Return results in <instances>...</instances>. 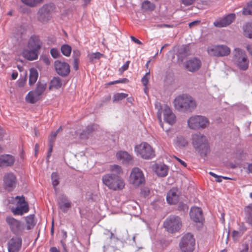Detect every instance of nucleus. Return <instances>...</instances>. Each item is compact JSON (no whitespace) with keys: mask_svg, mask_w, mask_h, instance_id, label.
Returning <instances> with one entry per match:
<instances>
[{"mask_svg":"<svg viewBox=\"0 0 252 252\" xmlns=\"http://www.w3.org/2000/svg\"><path fill=\"white\" fill-rule=\"evenodd\" d=\"M235 19V15L229 14L223 17L217 19L214 22V25L217 28H223L229 26Z\"/></svg>","mask_w":252,"mask_h":252,"instance_id":"nucleus-15","label":"nucleus"},{"mask_svg":"<svg viewBox=\"0 0 252 252\" xmlns=\"http://www.w3.org/2000/svg\"><path fill=\"white\" fill-rule=\"evenodd\" d=\"M190 218L196 223H202L203 218L201 209L197 207L191 208L190 211Z\"/></svg>","mask_w":252,"mask_h":252,"instance_id":"nucleus-20","label":"nucleus"},{"mask_svg":"<svg viewBox=\"0 0 252 252\" xmlns=\"http://www.w3.org/2000/svg\"><path fill=\"white\" fill-rule=\"evenodd\" d=\"M81 53L78 50H74L73 52V56L74 59H78V58L80 56Z\"/></svg>","mask_w":252,"mask_h":252,"instance_id":"nucleus-51","label":"nucleus"},{"mask_svg":"<svg viewBox=\"0 0 252 252\" xmlns=\"http://www.w3.org/2000/svg\"><path fill=\"white\" fill-rule=\"evenodd\" d=\"M22 245V239L20 237L12 238L8 245V252H18Z\"/></svg>","mask_w":252,"mask_h":252,"instance_id":"nucleus-19","label":"nucleus"},{"mask_svg":"<svg viewBox=\"0 0 252 252\" xmlns=\"http://www.w3.org/2000/svg\"><path fill=\"white\" fill-rule=\"evenodd\" d=\"M247 169L249 172L252 173V163H249L248 165Z\"/></svg>","mask_w":252,"mask_h":252,"instance_id":"nucleus-61","label":"nucleus"},{"mask_svg":"<svg viewBox=\"0 0 252 252\" xmlns=\"http://www.w3.org/2000/svg\"><path fill=\"white\" fill-rule=\"evenodd\" d=\"M113 183L115 187L114 188H111V189L114 190H121L124 189L125 186L124 180L118 175H115Z\"/></svg>","mask_w":252,"mask_h":252,"instance_id":"nucleus-29","label":"nucleus"},{"mask_svg":"<svg viewBox=\"0 0 252 252\" xmlns=\"http://www.w3.org/2000/svg\"><path fill=\"white\" fill-rule=\"evenodd\" d=\"M3 186L8 190H12L16 186L17 180L16 175L12 172L5 174L3 176Z\"/></svg>","mask_w":252,"mask_h":252,"instance_id":"nucleus-13","label":"nucleus"},{"mask_svg":"<svg viewBox=\"0 0 252 252\" xmlns=\"http://www.w3.org/2000/svg\"><path fill=\"white\" fill-rule=\"evenodd\" d=\"M60 209L65 212L70 207L71 203L65 197H63L59 202Z\"/></svg>","mask_w":252,"mask_h":252,"instance_id":"nucleus-33","label":"nucleus"},{"mask_svg":"<svg viewBox=\"0 0 252 252\" xmlns=\"http://www.w3.org/2000/svg\"><path fill=\"white\" fill-rule=\"evenodd\" d=\"M39 52L32 48H28L27 46L24 47L20 51V55L25 59L29 61H34L37 60L38 57Z\"/></svg>","mask_w":252,"mask_h":252,"instance_id":"nucleus-16","label":"nucleus"},{"mask_svg":"<svg viewBox=\"0 0 252 252\" xmlns=\"http://www.w3.org/2000/svg\"><path fill=\"white\" fill-rule=\"evenodd\" d=\"M243 13L244 15L252 14V1L243 9Z\"/></svg>","mask_w":252,"mask_h":252,"instance_id":"nucleus-43","label":"nucleus"},{"mask_svg":"<svg viewBox=\"0 0 252 252\" xmlns=\"http://www.w3.org/2000/svg\"><path fill=\"white\" fill-rule=\"evenodd\" d=\"M207 52L211 56L222 57L229 55L230 49L224 45H212L208 48Z\"/></svg>","mask_w":252,"mask_h":252,"instance_id":"nucleus-11","label":"nucleus"},{"mask_svg":"<svg viewBox=\"0 0 252 252\" xmlns=\"http://www.w3.org/2000/svg\"><path fill=\"white\" fill-rule=\"evenodd\" d=\"M41 96V95L33 90L28 93L25 97V100L29 103L34 104L40 100Z\"/></svg>","mask_w":252,"mask_h":252,"instance_id":"nucleus-25","label":"nucleus"},{"mask_svg":"<svg viewBox=\"0 0 252 252\" xmlns=\"http://www.w3.org/2000/svg\"><path fill=\"white\" fill-rule=\"evenodd\" d=\"M27 82V78L25 76L23 78H20L17 81V86L19 88H22L25 86V85L26 84Z\"/></svg>","mask_w":252,"mask_h":252,"instance_id":"nucleus-44","label":"nucleus"},{"mask_svg":"<svg viewBox=\"0 0 252 252\" xmlns=\"http://www.w3.org/2000/svg\"><path fill=\"white\" fill-rule=\"evenodd\" d=\"M5 221L11 231L16 235H22L25 229L24 223L12 217H7Z\"/></svg>","mask_w":252,"mask_h":252,"instance_id":"nucleus-9","label":"nucleus"},{"mask_svg":"<svg viewBox=\"0 0 252 252\" xmlns=\"http://www.w3.org/2000/svg\"><path fill=\"white\" fill-rule=\"evenodd\" d=\"M129 61H127L126 63L119 69L121 73H123L124 71L127 70L128 68Z\"/></svg>","mask_w":252,"mask_h":252,"instance_id":"nucleus-48","label":"nucleus"},{"mask_svg":"<svg viewBox=\"0 0 252 252\" xmlns=\"http://www.w3.org/2000/svg\"><path fill=\"white\" fill-rule=\"evenodd\" d=\"M188 127L192 129H204L209 125L208 119L203 116L195 115L189 118L187 121Z\"/></svg>","mask_w":252,"mask_h":252,"instance_id":"nucleus-4","label":"nucleus"},{"mask_svg":"<svg viewBox=\"0 0 252 252\" xmlns=\"http://www.w3.org/2000/svg\"><path fill=\"white\" fill-rule=\"evenodd\" d=\"M61 50L64 56L69 57L71 54L72 49L69 45L64 44L61 46Z\"/></svg>","mask_w":252,"mask_h":252,"instance_id":"nucleus-36","label":"nucleus"},{"mask_svg":"<svg viewBox=\"0 0 252 252\" xmlns=\"http://www.w3.org/2000/svg\"><path fill=\"white\" fill-rule=\"evenodd\" d=\"M110 171L112 174L114 175L116 174L118 176L123 173L122 167L118 165L113 164L110 166Z\"/></svg>","mask_w":252,"mask_h":252,"instance_id":"nucleus-34","label":"nucleus"},{"mask_svg":"<svg viewBox=\"0 0 252 252\" xmlns=\"http://www.w3.org/2000/svg\"><path fill=\"white\" fill-rule=\"evenodd\" d=\"M15 199L17 200L16 207L12 208L11 211L14 215H22L29 211V205L25 201L23 196H17Z\"/></svg>","mask_w":252,"mask_h":252,"instance_id":"nucleus-12","label":"nucleus"},{"mask_svg":"<svg viewBox=\"0 0 252 252\" xmlns=\"http://www.w3.org/2000/svg\"><path fill=\"white\" fill-rule=\"evenodd\" d=\"M59 129L57 130L56 132H53L51 134L50 137H49V140L50 142H52L55 140L57 134L59 131Z\"/></svg>","mask_w":252,"mask_h":252,"instance_id":"nucleus-50","label":"nucleus"},{"mask_svg":"<svg viewBox=\"0 0 252 252\" xmlns=\"http://www.w3.org/2000/svg\"><path fill=\"white\" fill-rule=\"evenodd\" d=\"M209 174L211 175L212 176L214 177V178H215L216 179L217 178H218V175H217V174H215L214 173L212 172H209Z\"/></svg>","mask_w":252,"mask_h":252,"instance_id":"nucleus-64","label":"nucleus"},{"mask_svg":"<svg viewBox=\"0 0 252 252\" xmlns=\"http://www.w3.org/2000/svg\"><path fill=\"white\" fill-rule=\"evenodd\" d=\"M39 145L37 144H35V147H34V155L35 156L37 155L38 151H39Z\"/></svg>","mask_w":252,"mask_h":252,"instance_id":"nucleus-58","label":"nucleus"},{"mask_svg":"<svg viewBox=\"0 0 252 252\" xmlns=\"http://www.w3.org/2000/svg\"><path fill=\"white\" fill-rule=\"evenodd\" d=\"M174 145L176 148L182 149L189 145L188 140L182 136L177 137L174 141Z\"/></svg>","mask_w":252,"mask_h":252,"instance_id":"nucleus-30","label":"nucleus"},{"mask_svg":"<svg viewBox=\"0 0 252 252\" xmlns=\"http://www.w3.org/2000/svg\"><path fill=\"white\" fill-rule=\"evenodd\" d=\"M164 226L168 232L174 233L181 229L182 221L178 217L171 216L165 220Z\"/></svg>","mask_w":252,"mask_h":252,"instance_id":"nucleus-10","label":"nucleus"},{"mask_svg":"<svg viewBox=\"0 0 252 252\" xmlns=\"http://www.w3.org/2000/svg\"><path fill=\"white\" fill-rule=\"evenodd\" d=\"M43 0H21L23 3L30 7L36 6L38 4L42 2Z\"/></svg>","mask_w":252,"mask_h":252,"instance_id":"nucleus-35","label":"nucleus"},{"mask_svg":"<svg viewBox=\"0 0 252 252\" xmlns=\"http://www.w3.org/2000/svg\"><path fill=\"white\" fill-rule=\"evenodd\" d=\"M130 38H131V40L135 43H136L138 44H142L140 40H139L137 38H135L134 36H131Z\"/></svg>","mask_w":252,"mask_h":252,"instance_id":"nucleus-57","label":"nucleus"},{"mask_svg":"<svg viewBox=\"0 0 252 252\" xmlns=\"http://www.w3.org/2000/svg\"><path fill=\"white\" fill-rule=\"evenodd\" d=\"M115 175L112 174H107L102 177L103 183L109 189H111V188H114L113 182L114 180Z\"/></svg>","mask_w":252,"mask_h":252,"instance_id":"nucleus-28","label":"nucleus"},{"mask_svg":"<svg viewBox=\"0 0 252 252\" xmlns=\"http://www.w3.org/2000/svg\"><path fill=\"white\" fill-rule=\"evenodd\" d=\"M50 53L53 58L56 59L59 57L60 53L58 49L56 48H52L50 50Z\"/></svg>","mask_w":252,"mask_h":252,"instance_id":"nucleus-47","label":"nucleus"},{"mask_svg":"<svg viewBox=\"0 0 252 252\" xmlns=\"http://www.w3.org/2000/svg\"><path fill=\"white\" fill-rule=\"evenodd\" d=\"M240 236H241V234L238 231H233L232 232V236L234 238H237V237H239Z\"/></svg>","mask_w":252,"mask_h":252,"instance_id":"nucleus-55","label":"nucleus"},{"mask_svg":"<svg viewBox=\"0 0 252 252\" xmlns=\"http://www.w3.org/2000/svg\"><path fill=\"white\" fill-rule=\"evenodd\" d=\"M102 56L99 52H95L89 54L88 57L90 61L93 62L95 59H100Z\"/></svg>","mask_w":252,"mask_h":252,"instance_id":"nucleus-41","label":"nucleus"},{"mask_svg":"<svg viewBox=\"0 0 252 252\" xmlns=\"http://www.w3.org/2000/svg\"><path fill=\"white\" fill-rule=\"evenodd\" d=\"M251 212H252V204L249 205L245 208V213H250L251 214Z\"/></svg>","mask_w":252,"mask_h":252,"instance_id":"nucleus-52","label":"nucleus"},{"mask_svg":"<svg viewBox=\"0 0 252 252\" xmlns=\"http://www.w3.org/2000/svg\"><path fill=\"white\" fill-rule=\"evenodd\" d=\"M191 143L198 152L206 154L209 151V145L206 137L199 133L192 135Z\"/></svg>","mask_w":252,"mask_h":252,"instance_id":"nucleus-2","label":"nucleus"},{"mask_svg":"<svg viewBox=\"0 0 252 252\" xmlns=\"http://www.w3.org/2000/svg\"><path fill=\"white\" fill-rule=\"evenodd\" d=\"M175 159H176L184 167L187 166V164L185 162L181 160V159L179 158H178L175 157H174Z\"/></svg>","mask_w":252,"mask_h":252,"instance_id":"nucleus-56","label":"nucleus"},{"mask_svg":"<svg viewBox=\"0 0 252 252\" xmlns=\"http://www.w3.org/2000/svg\"><path fill=\"white\" fill-rule=\"evenodd\" d=\"M15 161L14 157L9 155L0 156V167L10 166L13 164Z\"/></svg>","mask_w":252,"mask_h":252,"instance_id":"nucleus-26","label":"nucleus"},{"mask_svg":"<svg viewBox=\"0 0 252 252\" xmlns=\"http://www.w3.org/2000/svg\"><path fill=\"white\" fill-rule=\"evenodd\" d=\"M201 65L200 61L194 58L187 61L185 63V67L189 71L194 72L199 69Z\"/></svg>","mask_w":252,"mask_h":252,"instance_id":"nucleus-21","label":"nucleus"},{"mask_svg":"<svg viewBox=\"0 0 252 252\" xmlns=\"http://www.w3.org/2000/svg\"><path fill=\"white\" fill-rule=\"evenodd\" d=\"M174 106L178 110H191L196 106L195 100L189 95L186 94L179 95L173 101Z\"/></svg>","mask_w":252,"mask_h":252,"instance_id":"nucleus-1","label":"nucleus"},{"mask_svg":"<svg viewBox=\"0 0 252 252\" xmlns=\"http://www.w3.org/2000/svg\"><path fill=\"white\" fill-rule=\"evenodd\" d=\"M42 43L39 37L32 35L29 39L27 45L28 48H32L38 52L39 51L41 48Z\"/></svg>","mask_w":252,"mask_h":252,"instance_id":"nucleus-18","label":"nucleus"},{"mask_svg":"<svg viewBox=\"0 0 252 252\" xmlns=\"http://www.w3.org/2000/svg\"><path fill=\"white\" fill-rule=\"evenodd\" d=\"M117 159L123 164H128L132 161V157L127 152L120 151L116 154Z\"/></svg>","mask_w":252,"mask_h":252,"instance_id":"nucleus-24","label":"nucleus"},{"mask_svg":"<svg viewBox=\"0 0 252 252\" xmlns=\"http://www.w3.org/2000/svg\"><path fill=\"white\" fill-rule=\"evenodd\" d=\"M38 77V73L37 70L34 68H31L30 69L29 84L33 85L37 81Z\"/></svg>","mask_w":252,"mask_h":252,"instance_id":"nucleus-31","label":"nucleus"},{"mask_svg":"<svg viewBox=\"0 0 252 252\" xmlns=\"http://www.w3.org/2000/svg\"><path fill=\"white\" fill-rule=\"evenodd\" d=\"M18 76L17 73H13L11 74V77L13 79H15Z\"/></svg>","mask_w":252,"mask_h":252,"instance_id":"nucleus-63","label":"nucleus"},{"mask_svg":"<svg viewBox=\"0 0 252 252\" xmlns=\"http://www.w3.org/2000/svg\"><path fill=\"white\" fill-rule=\"evenodd\" d=\"M245 222L248 223L250 226H252V216L250 213H245Z\"/></svg>","mask_w":252,"mask_h":252,"instance_id":"nucleus-46","label":"nucleus"},{"mask_svg":"<svg viewBox=\"0 0 252 252\" xmlns=\"http://www.w3.org/2000/svg\"><path fill=\"white\" fill-rule=\"evenodd\" d=\"M162 115L163 116L164 120L170 125L173 124L175 122L176 117L172 112L170 108L166 105H164L158 109L157 113V116L161 127L163 128V123L162 122Z\"/></svg>","mask_w":252,"mask_h":252,"instance_id":"nucleus-5","label":"nucleus"},{"mask_svg":"<svg viewBox=\"0 0 252 252\" xmlns=\"http://www.w3.org/2000/svg\"><path fill=\"white\" fill-rule=\"evenodd\" d=\"M51 179L52 182V185L55 189L59 183V176L57 173L54 172L52 174Z\"/></svg>","mask_w":252,"mask_h":252,"instance_id":"nucleus-42","label":"nucleus"},{"mask_svg":"<svg viewBox=\"0 0 252 252\" xmlns=\"http://www.w3.org/2000/svg\"><path fill=\"white\" fill-rule=\"evenodd\" d=\"M150 77V72H147L146 74L142 77L141 81L143 85L146 86L149 82Z\"/></svg>","mask_w":252,"mask_h":252,"instance_id":"nucleus-45","label":"nucleus"},{"mask_svg":"<svg viewBox=\"0 0 252 252\" xmlns=\"http://www.w3.org/2000/svg\"><path fill=\"white\" fill-rule=\"evenodd\" d=\"M154 172L159 177H163L167 176L168 167L164 164H156L152 166Z\"/></svg>","mask_w":252,"mask_h":252,"instance_id":"nucleus-22","label":"nucleus"},{"mask_svg":"<svg viewBox=\"0 0 252 252\" xmlns=\"http://www.w3.org/2000/svg\"><path fill=\"white\" fill-rule=\"evenodd\" d=\"M26 221L27 224V229L28 230H30L34 227L35 222L34 221L33 215H30L26 217Z\"/></svg>","mask_w":252,"mask_h":252,"instance_id":"nucleus-37","label":"nucleus"},{"mask_svg":"<svg viewBox=\"0 0 252 252\" xmlns=\"http://www.w3.org/2000/svg\"><path fill=\"white\" fill-rule=\"evenodd\" d=\"M200 21L199 20H196V21H194L192 22H190L189 25V28H192L194 26H196L197 25H198L199 23H200Z\"/></svg>","mask_w":252,"mask_h":252,"instance_id":"nucleus-53","label":"nucleus"},{"mask_svg":"<svg viewBox=\"0 0 252 252\" xmlns=\"http://www.w3.org/2000/svg\"><path fill=\"white\" fill-rule=\"evenodd\" d=\"M182 4L185 6L191 5L193 3L195 0H181Z\"/></svg>","mask_w":252,"mask_h":252,"instance_id":"nucleus-49","label":"nucleus"},{"mask_svg":"<svg viewBox=\"0 0 252 252\" xmlns=\"http://www.w3.org/2000/svg\"><path fill=\"white\" fill-rule=\"evenodd\" d=\"M47 88V83L44 81H39L36 84L34 90L37 92L40 95L43 94Z\"/></svg>","mask_w":252,"mask_h":252,"instance_id":"nucleus-32","label":"nucleus"},{"mask_svg":"<svg viewBox=\"0 0 252 252\" xmlns=\"http://www.w3.org/2000/svg\"><path fill=\"white\" fill-rule=\"evenodd\" d=\"M142 7L145 10H153L155 8L154 5L149 1H145L142 3Z\"/></svg>","mask_w":252,"mask_h":252,"instance_id":"nucleus-40","label":"nucleus"},{"mask_svg":"<svg viewBox=\"0 0 252 252\" xmlns=\"http://www.w3.org/2000/svg\"><path fill=\"white\" fill-rule=\"evenodd\" d=\"M247 51L249 52V53L252 55V45H248L246 47Z\"/></svg>","mask_w":252,"mask_h":252,"instance_id":"nucleus-59","label":"nucleus"},{"mask_svg":"<svg viewBox=\"0 0 252 252\" xmlns=\"http://www.w3.org/2000/svg\"><path fill=\"white\" fill-rule=\"evenodd\" d=\"M134 152L137 156L144 159H150L155 156V152L153 147L145 142L135 145Z\"/></svg>","mask_w":252,"mask_h":252,"instance_id":"nucleus-3","label":"nucleus"},{"mask_svg":"<svg viewBox=\"0 0 252 252\" xmlns=\"http://www.w3.org/2000/svg\"><path fill=\"white\" fill-rule=\"evenodd\" d=\"M63 85V82L59 77H54L50 81L49 89L50 90H56L60 89Z\"/></svg>","mask_w":252,"mask_h":252,"instance_id":"nucleus-27","label":"nucleus"},{"mask_svg":"<svg viewBox=\"0 0 252 252\" xmlns=\"http://www.w3.org/2000/svg\"><path fill=\"white\" fill-rule=\"evenodd\" d=\"M51 252H59L58 250L55 247H52L50 250Z\"/></svg>","mask_w":252,"mask_h":252,"instance_id":"nucleus-62","label":"nucleus"},{"mask_svg":"<svg viewBox=\"0 0 252 252\" xmlns=\"http://www.w3.org/2000/svg\"><path fill=\"white\" fill-rule=\"evenodd\" d=\"M195 245L193 236L190 234H185L182 238L179 244L181 252H192Z\"/></svg>","mask_w":252,"mask_h":252,"instance_id":"nucleus-8","label":"nucleus"},{"mask_svg":"<svg viewBox=\"0 0 252 252\" xmlns=\"http://www.w3.org/2000/svg\"><path fill=\"white\" fill-rule=\"evenodd\" d=\"M179 191L176 188L171 189L167 193L166 196V200L168 203L170 204H176L179 200Z\"/></svg>","mask_w":252,"mask_h":252,"instance_id":"nucleus-23","label":"nucleus"},{"mask_svg":"<svg viewBox=\"0 0 252 252\" xmlns=\"http://www.w3.org/2000/svg\"><path fill=\"white\" fill-rule=\"evenodd\" d=\"M244 32L246 37L250 38H252V25L251 24H247L244 27Z\"/></svg>","mask_w":252,"mask_h":252,"instance_id":"nucleus-38","label":"nucleus"},{"mask_svg":"<svg viewBox=\"0 0 252 252\" xmlns=\"http://www.w3.org/2000/svg\"><path fill=\"white\" fill-rule=\"evenodd\" d=\"M54 10V7L51 4H45L38 10V18L42 22H45L51 18V14Z\"/></svg>","mask_w":252,"mask_h":252,"instance_id":"nucleus-14","label":"nucleus"},{"mask_svg":"<svg viewBox=\"0 0 252 252\" xmlns=\"http://www.w3.org/2000/svg\"><path fill=\"white\" fill-rule=\"evenodd\" d=\"M129 183L134 188H138L145 183L143 171L137 167L132 169L128 179Z\"/></svg>","mask_w":252,"mask_h":252,"instance_id":"nucleus-6","label":"nucleus"},{"mask_svg":"<svg viewBox=\"0 0 252 252\" xmlns=\"http://www.w3.org/2000/svg\"><path fill=\"white\" fill-rule=\"evenodd\" d=\"M128 96L127 94L125 93H116L114 94L113 95V102H118L120 101L124 98H126Z\"/></svg>","mask_w":252,"mask_h":252,"instance_id":"nucleus-39","label":"nucleus"},{"mask_svg":"<svg viewBox=\"0 0 252 252\" xmlns=\"http://www.w3.org/2000/svg\"><path fill=\"white\" fill-rule=\"evenodd\" d=\"M218 178H217L216 179V181L218 182H221L222 181V179H227V177H222V176H218Z\"/></svg>","mask_w":252,"mask_h":252,"instance_id":"nucleus-60","label":"nucleus"},{"mask_svg":"<svg viewBox=\"0 0 252 252\" xmlns=\"http://www.w3.org/2000/svg\"><path fill=\"white\" fill-rule=\"evenodd\" d=\"M73 68L77 70L78 69V59H74L73 62Z\"/></svg>","mask_w":252,"mask_h":252,"instance_id":"nucleus-54","label":"nucleus"},{"mask_svg":"<svg viewBox=\"0 0 252 252\" xmlns=\"http://www.w3.org/2000/svg\"><path fill=\"white\" fill-rule=\"evenodd\" d=\"M55 67L58 74L65 76L70 72V66L67 63L56 61L55 62Z\"/></svg>","mask_w":252,"mask_h":252,"instance_id":"nucleus-17","label":"nucleus"},{"mask_svg":"<svg viewBox=\"0 0 252 252\" xmlns=\"http://www.w3.org/2000/svg\"><path fill=\"white\" fill-rule=\"evenodd\" d=\"M234 63L240 69L246 70L249 64V61L245 52L239 48L234 50Z\"/></svg>","mask_w":252,"mask_h":252,"instance_id":"nucleus-7","label":"nucleus"}]
</instances>
